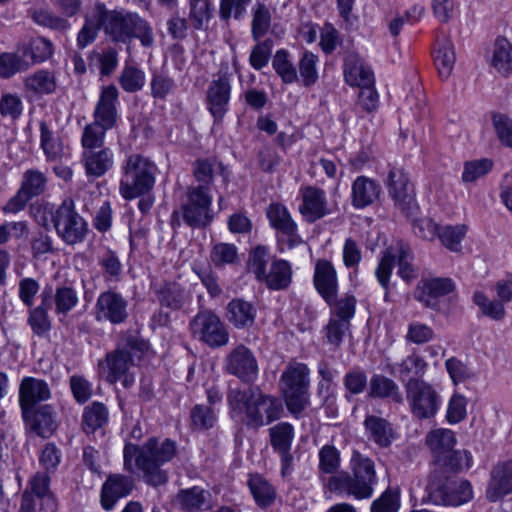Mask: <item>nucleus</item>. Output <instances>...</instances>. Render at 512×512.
<instances>
[{"instance_id": "c756f323", "label": "nucleus", "mask_w": 512, "mask_h": 512, "mask_svg": "<svg viewBox=\"0 0 512 512\" xmlns=\"http://www.w3.org/2000/svg\"><path fill=\"white\" fill-rule=\"evenodd\" d=\"M454 289L455 283L450 278H431L423 283L418 299L425 306L437 309L439 306L438 299L450 294Z\"/></svg>"}, {"instance_id": "ddd939ff", "label": "nucleus", "mask_w": 512, "mask_h": 512, "mask_svg": "<svg viewBox=\"0 0 512 512\" xmlns=\"http://www.w3.org/2000/svg\"><path fill=\"white\" fill-rule=\"evenodd\" d=\"M266 214L270 225L276 230L281 251L284 248L292 249L303 243L301 236L298 234L296 222L283 204L271 203Z\"/></svg>"}, {"instance_id": "c85d7f7f", "label": "nucleus", "mask_w": 512, "mask_h": 512, "mask_svg": "<svg viewBox=\"0 0 512 512\" xmlns=\"http://www.w3.org/2000/svg\"><path fill=\"white\" fill-rule=\"evenodd\" d=\"M343 72L345 82L350 86L374 84V74L363 60L354 53L348 54L344 59Z\"/></svg>"}, {"instance_id": "4c0bfd02", "label": "nucleus", "mask_w": 512, "mask_h": 512, "mask_svg": "<svg viewBox=\"0 0 512 512\" xmlns=\"http://www.w3.org/2000/svg\"><path fill=\"white\" fill-rule=\"evenodd\" d=\"M155 293L161 306L171 310L181 309L187 299L184 289L177 282H164L156 288Z\"/></svg>"}, {"instance_id": "f3484780", "label": "nucleus", "mask_w": 512, "mask_h": 512, "mask_svg": "<svg viewBox=\"0 0 512 512\" xmlns=\"http://www.w3.org/2000/svg\"><path fill=\"white\" fill-rule=\"evenodd\" d=\"M302 202L299 212L303 218L314 223L330 213L326 192L319 187L308 185L300 189Z\"/></svg>"}, {"instance_id": "8fccbe9b", "label": "nucleus", "mask_w": 512, "mask_h": 512, "mask_svg": "<svg viewBox=\"0 0 512 512\" xmlns=\"http://www.w3.org/2000/svg\"><path fill=\"white\" fill-rule=\"evenodd\" d=\"M270 443L275 451L291 449L294 438V428L288 422H281L269 429Z\"/></svg>"}, {"instance_id": "774afa93", "label": "nucleus", "mask_w": 512, "mask_h": 512, "mask_svg": "<svg viewBox=\"0 0 512 512\" xmlns=\"http://www.w3.org/2000/svg\"><path fill=\"white\" fill-rule=\"evenodd\" d=\"M400 506L399 493L387 489L371 504V512H397Z\"/></svg>"}, {"instance_id": "4d7b16f0", "label": "nucleus", "mask_w": 512, "mask_h": 512, "mask_svg": "<svg viewBox=\"0 0 512 512\" xmlns=\"http://www.w3.org/2000/svg\"><path fill=\"white\" fill-rule=\"evenodd\" d=\"M467 227L465 225L444 226L438 229V237L441 243L449 250L458 252L461 249V241L465 237Z\"/></svg>"}, {"instance_id": "052dcab7", "label": "nucleus", "mask_w": 512, "mask_h": 512, "mask_svg": "<svg viewBox=\"0 0 512 512\" xmlns=\"http://www.w3.org/2000/svg\"><path fill=\"white\" fill-rule=\"evenodd\" d=\"M215 163V159H198L193 164V175L199 183L197 186H206L208 193L214 178Z\"/></svg>"}, {"instance_id": "5701e85b", "label": "nucleus", "mask_w": 512, "mask_h": 512, "mask_svg": "<svg viewBox=\"0 0 512 512\" xmlns=\"http://www.w3.org/2000/svg\"><path fill=\"white\" fill-rule=\"evenodd\" d=\"M230 93V82L225 75L220 76L217 80H213L210 83L207 90V104L215 120H222L227 112Z\"/></svg>"}, {"instance_id": "423d86ee", "label": "nucleus", "mask_w": 512, "mask_h": 512, "mask_svg": "<svg viewBox=\"0 0 512 512\" xmlns=\"http://www.w3.org/2000/svg\"><path fill=\"white\" fill-rule=\"evenodd\" d=\"M177 453V444L171 439L160 442L157 438H149L142 445L139 470L144 481L153 487L164 485L168 481V473L162 466L170 462Z\"/></svg>"}, {"instance_id": "c03bdc74", "label": "nucleus", "mask_w": 512, "mask_h": 512, "mask_svg": "<svg viewBox=\"0 0 512 512\" xmlns=\"http://www.w3.org/2000/svg\"><path fill=\"white\" fill-rule=\"evenodd\" d=\"M492 65L503 75L512 71V44L504 37L497 38L495 42Z\"/></svg>"}, {"instance_id": "aec40b11", "label": "nucleus", "mask_w": 512, "mask_h": 512, "mask_svg": "<svg viewBox=\"0 0 512 512\" xmlns=\"http://www.w3.org/2000/svg\"><path fill=\"white\" fill-rule=\"evenodd\" d=\"M127 301L118 293L106 291L97 299V319L106 320L112 324L123 323L127 317Z\"/></svg>"}, {"instance_id": "0eeeda50", "label": "nucleus", "mask_w": 512, "mask_h": 512, "mask_svg": "<svg viewBox=\"0 0 512 512\" xmlns=\"http://www.w3.org/2000/svg\"><path fill=\"white\" fill-rule=\"evenodd\" d=\"M269 249L256 246L250 253L249 265L256 279L264 283L270 290H284L292 281V268L288 261L274 258L272 261Z\"/></svg>"}, {"instance_id": "473e14b6", "label": "nucleus", "mask_w": 512, "mask_h": 512, "mask_svg": "<svg viewBox=\"0 0 512 512\" xmlns=\"http://www.w3.org/2000/svg\"><path fill=\"white\" fill-rule=\"evenodd\" d=\"M25 51L18 45L16 51L0 54V77L7 79L33 66V61L28 60Z\"/></svg>"}, {"instance_id": "603ef678", "label": "nucleus", "mask_w": 512, "mask_h": 512, "mask_svg": "<svg viewBox=\"0 0 512 512\" xmlns=\"http://www.w3.org/2000/svg\"><path fill=\"white\" fill-rule=\"evenodd\" d=\"M87 225L84 219L75 213L72 207L66 206V244L81 241L86 233Z\"/></svg>"}, {"instance_id": "c9c22d12", "label": "nucleus", "mask_w": 512, "mask_h": 512, "mask_svg": "<svg viewBox=\"0 0 512 512\" xmlns=\"http://www.w3.org/2000/svg\"><path fill=\"white\" fill-rule=\"evenodd\" d=\"M425 442L436 461L454 448L456 439L454 432L449 429H435L426 435Z\"/></svg>"}, {"instance_id": "de8ad7c7", "label": "nucleus", "mask_w": 512, "mask_h": 512, "mask_svg": "<svg viewBox=\"0 0 512 512\" xmlns=\"http://www.w3.org/2000/svg\"><path fill=\"white\" fill-rule=\"evenodd\" d=\"M272 67L284 84H292L299 80L297 70L290 60L287 50H278L272 60Z\"/></svg>"}, {"instance_id": "7c9ffc66", "label": "nucleus", "mask_w": 512, "mask_h": 512, "mask_svg": "<svg viewBox=\"0 0 512 512\" xmlns=\"http://www.w3.org/2000/svg\"><path fill=\"white\" fill-rule=\"evenodd\" d=\"M210 497L211 495L208 491L194 486L189 489H181L176 496V501L184 511L200 512L212 508Z\"/></svg>"}, {"instance_id": "dca6fc26", "label": "nucleus", "mask_w": 512, "mask_h": 512, "mask_svg": "<svg viewBox=\"0 0 512 512\" xmlns=\"http://www.w3.org/2000/svg\"><path fill=\"white\" fill-rule=\"evenodd\" d=\"M25 429L42 438H49L57 429L56 414L50 405L22 411Z\"/></svg>"}, {"instance_id": "9b49d317", "label": "nucleus", "mask_w": 512, "mask_h": 512, "mask_svg": "<svg viewBox=\"0 0 512 512\" xmlns=\"http://www.w3.org/2000/svg\"><path fill=\"white\" fill-rule=\"evenodd\" d=\"M404 388L414 417L420 420L429 419L437 413L440 396L431 384L422 379H409Z\"/></svg>"}, {"instance_id": "a878e982", "label": "nucleus", "mask_w": 512, "mask_h": 512, "mask_svg": "<svg viewBox=\"0 0 512 512\" xmlns=\"http://www.w3.org/2000/svg\"><path fill=\"white\" fill-rule=\"evenodd\" d=\"M257 308L242 298L232 299L226 306L225 317L236 329H250L254 326Z\"/></svg>"}, {"instance_id": "cd10ccee", "label": "nucleus", "mask_w": 512, "mask_h": 512, "mask_svg": "<svg viewBox=\"0 0 512 512\" xmlns=\"http://www.w3.org/2000/svg\"><path fill=\"white\" fill-rule=\"evenodd\" d=\"M472 464V455L467 450H450L443 455L442 459L434 461V469L432 472L439 471L438 481L445 480V476L470 468Z\"/></svg>"}, {"instance_id": "412c9836", "label": "nucleus", "mask_w": 512, "mask_h": 512, "mask_svg": "<svg viewBox=\"0 0 512 512\" xmlns=\"http://www.w3.org/2000/svg\"><path fill=\"white\" fill-rule=\"evenodd\" d=\"M134 488L131 477L122 474L109 475L101 489V505L109 511L118 500L128 496Z\"/></svg>"}, {"instance_id": "9d476101", "label": "nucleus", "mask_w": 512, "mask_h": 512, "mask_svg": "<svg viewBox=\"0 0 512 512\" xmlns=\"http://www.w3.org/2000/svg\"><path fill=\"white\" fill-rule=\"evenodd\" d=\"M439 471L431 472L428 483L429 499L436 505L458 506L468 502L472 496V486L469 481H453L449 475L445 480L438 481Z\"/></svg>"}, {"instance_id": "6e6552de", "label": "nucleus", "mask_w": 512, "mask_h": 512, "mask_svg": "<svg viewBox=\"0 0 512 512\" xmlns=\"http://www.w3.org/2000/svg\"><path fill=\"white\" fill-rule=\"evenodd\" d=\"M309 368L303 363H290L280 377L282 391L287 409L300 417L309 404Z\"/></svg>"}, {"instance_id": "4be33fe9", "label": "nucleus", "mask_w": 512, "mask_h": 512, "mask_svg": "<svg viewBox=\"0 0 512 512\" xmlns=\"http://www.w3.org/2000/svg\"><path fill=\"white\" fill-rule=\"evenodd\" d=\"M51 392L43 380L25 377L19 386V405L21 411L37 408V404L50 398Z\"/></svg>"}, {"instance_id": "680f3d73", "label": "nucleus", "mask_w": 512, "mask_h": 512, "mask_svg": "<svg viewBox=\"0 0 512 512\" xmlns=\"http://www.w3.org/2000/svg\"><path fill=\"white\" fill-rule=\"evenodd\" d=\"M210 259L217 267L226 264H233L238 259L237 248L234 244L217 243L211 249Z\"/></svg>"}, {"instance_id": "b1692460", "label": "nucleus", "mask_w": 512, "mask_h": 512, "mask_svg": "<svg viewBox=\"0 0 512 512\" xmlns=\"http://www.w3.org/2000/svg\"><path fill=\"white\" fill-rule=\"evenodd\" d=\"M381 193V185L376 180L358 176L351 186V204L355 209H364L376 202Z\"/></svg>"}, {"instance_id": "a19ab883", "label": "nucleus", "mask_w": 512, "mask_h": 512, "mask_svg": "<svg viewBox=\"0 0 512 512\" xmlns=\"http://www.w3.org/2000/svg\"><path fill=\"white\" fill-rule=\"evenodd\" d=\"M340 461V452L335 446L327 444L319 450L318 471L324 486L330 476L339 473Z\"/></svg>"}, {"instance_id": "79ce46f5", "label": "nucleus", "mask_w": 512, "mask_h": 512, "mask_svg": "<svg viewBox=\"0 0 512 512\" xmlns=\"http://www.w3.org/2000/svg\"><path fill=\"white\" fill-rule=\"evenodd\" d=\"M52 302V290H44L42 293V304L30 312L28 323L33 332L38 336H43L51 328L46 309L52 304Z\"/></svg>"}, {"instance_id": "e433bc0d", "label": "nucleus", "mask_w": 512, "mask_h": 512, "mask_svg": "<svg viewBox=\"0 0 512 512\" xmlns=\"http://www.w3.org/2000/svg\"><path fill=\"white\" fill-rule=\"evenodd\" d=\"M369 388L371 397L389 398L397 404L403 403V396L398 385L384 375H373L369 382Z\"/></svg>"}, {"instance_id": "1a4fd4ad", "label": "nucleus", "mask_w": 512, "mask_h": 512, "mask_svg": "<svg viewBox=\"0 0 512 512\" xmlns=\"http://www.w3.org/2000/svg\"><path fill=\"white\" fill-rule=\"evenodd\" d=\"M205 187L190 186L188 188L186 201L181 205L180 212H173L171 220L173 227L180 226V215L184 222L192 228H204L211 223L213 219L212 196Z\"/></svg>"}, {"instance_id": "bf43d9fd", "label": "nucleus", "mask_w": 512, "mask_h": 512, "mask_svg": "<svg viewBox=\"0 0 512 512\" xmlns=\"http://www.w3.org/2000/svg\"><path fill=\"white\" fill-rule=\"evenodd\" d=\"M474 303L480 308L481 312L496 321L502 320L505 316V309L502 301L490 300L481 292H476L473 296Z\"/></svg>"}, {"instance_id": "09e8293b", "label": "nucleus", "mask_w": 512, "mask_h": 512, "mask_svg": "<svg viewBox=\"0 0 512 512\" xmlns=\"http://www.w3.org/2000/svg\"><path fill=\"white\" fill-rule=\"evenodd\" d=\"M47 184L46 175L37 169H28L23 173L20 190L31 199L44 193Z\"/></svg>"}, {"instance_id": "a18cd8bd", "label": "nucleus", "mask_w": 512, "mask_h": 512, "mask_svg": "<svg viewBox=\"0 0 512 512\" xmlns=\"http://www.w3.org/2000/svg\"><path fill=\"white\" fill-rule=\"evenodd\" d=\"M24 86L27 91L34 94H50L56 89V81L52 73L39 70L25 78Z\"/></svg>"}, {"instance_id": "2f4dec72", "label": "nucleus", "mask_w": 512, "mask_h": 512, "mask_svg": "<svg viewBox=\"0 0 512 512\" xmlns=\"http://www.w3.org/2000/svg\"><path fill=\"white\" fill-rule=\"evenodd\" d=\"M427 369V363L418 353L408 355L401 362L389 364L390 373L401 381L409 379H421Z\"/></svg>"}, {"instance_id": "5fc2aeb1", "label": "nucleus", "mask_w": 512, "mask_h": 512, "mask_svg": "<svg viewBox=\"0 0 512 512\" xmlns=\"http://www.w3.org/2000/svg\"><path fill=\"white\" fill-rule=\"evenodd\" d=\"M21 46L26 50L28 60L33 61V65L44 62L53 53L52 43L43 37L34 38L28 44H21Z\"/></svg>"}, {"instance_id": "338daca9", "label": "nucleus", "mask_w": 512, "mask_h": 512, "mask_svg": "<svg viewBox=\"0 0 512 512\" xmlns=\"http://www.w3.org/2000/svg\"><path fill=\"white\" fill-rule=\"evenodd\" d=\"M492 122L500 142L512 148V119L502 113H494Z\"/></svg>"}, {"instance_id": "37998d69", "label": "nucleus", "mask_w": 512, "mask_h": 512, "mask_svg": "<svg viewBox=\"0 0 512 512\" xmlns=\"http://www.w3.org/2000/svg\"><path fill=\"white\" fill-rule=\"evenodd\" d=\"M49 477L44 473H36L29 481L30 493L42 501V508L54 511L57 507L54 496L48 489Z\"/></svg>"}, {"instance_id": "6e6d98bb", "label": "nucleus", "mask_w": 512, "mask_h": 512, "mask_svg": "<svg viewBox=\"0 0 512 512\" xmlns=\"http://www.w3.org/2000/svg\"><path fill=\"white\" fill-rule=\"evenodd\" d=\"M150 87L153 98L166 100L167 96L176 90L177 84L175 80L165 72L156 71L152 74Z\"/></svg>"}, {"instance_id": "bb28decb", "label": "nucleus", "mask_w": 512, "mask_h": 512, "mask_svg": "<svg viewBox=\"0 0 512 512\" xmlns=\"http://www.w3.org/2000/svg\"><path fill=\"white\" fill-rule=\"evenodd\" d=\"M82 162L88 177L99 178L112 169L114 153L108 147L83 151Z\"/></svg>"}, {"instance_id": "39448f33", "label": "nucleus", "mask_w": 512, "mask_h": 512, "mask_svg": "<svg viewBox=\"0 0 512 512\" xmlns=\"http://www.w3.org/2000/svg\"><path fill=\"white\" fill-rule=\"evenodd\" d=\"M157 166L140 154L128 156L122 165L119 191L126 200L148 194L155 185Z\"/></svg>"}, {"instance_id": "f03ea898", "label": "nucleus", "mask_w": 512, "mask_h": 512, "mask_svg": "<svg viewBox=\"0 0 512 512\" xmlns=\"http://www.w3.org/2000/svg\"><path fill=\"white\" fill-rule=\"evenodd\" d=\"M227 400L231 411L248 428L258 429L280 419L283 414L281 400L263 393L259 387L232 389Z\"/></svg>"}, {"instance_id": "72a5a7b5", "label": "nucleus", "mask_w": 512, "mask_h": 512, "mask_svg": "<svg viewBox=\"0 0 512 512\" xmlns=\"http://www.w3.org/2000/svg\"><path fill=\"white\" fill-rule=\"evenodd\" d=\"M247 485L260 508L270 507L276 499V488L261 474H250Z\"/></svg>"}, {"instance_id": "864d4df0", "label": "nucleus", "mask_w": 512, "mask_h": 512, "mask_svg": "<svg viewBox=\"0 0 512 512\" xmlns=\"http://www.w3.org/2000/svg\"><path fill=\"white\" fill-rule=\"evenodd\" d=\"M319 58L310 51H305L298 63L299 75L303 86L310 87L318 80L317 63Z\"/></svg>"}, {"instance_id": "13d9d810", "label": "nucleus", "mask_w": 512, "mask_h": 512, "mask_svg": "<svg viewBox=\"0 0 512 512\" xmlns=\"http://www.w3.org/2000/svg\"><path fill=\"white\" fill-rule=\"evenodd\" d=\"M41 147L49 161L59 159L63 152V145L59 138L53 136V132L48 128L46 122L40 123Z\"/></svg>"}, {"instance_id": "a211bd4d", "label": "nucleus", "mask_w": 512, "mask_h": 512, "mask_svg": "<svg viewBox=\"0 0 512 512\" xmlns=\"http://www.w3.org/2000/svg\"><path fill=\"white\" fill-rule=\"evenodd\" d=\"M313 283L317 292L331 306L338 295V277L336 269L330 261L326 259L316 261Z\"/></svg>"}, {"instance_id": "ea45409f", "label": "nucleus", "mask_w": 512, "mask_h": 512, "mask_svg": "<svg viewBox=\"0 0 512 512\" xmlns=\"http://www.w3.org/2000/svg\"><path fill=\"white\" fill-rule=\"evenodd\" d=\"M251 14V35L254 41H259L271 28L272 14L267 4L261 1L255 2Z\"/></svg>"}, {"instance_id": "3c124183", "label": "nucleus", "mask_w": 512, "mask_h": 512, "mask_svg": "<svg viewBox=\"0 0 512 512\" xmlns=\"http://www.w3.org/2000/svg\"><path fill=\"white\" fill-rule=\"evenodd\" d=\"M145 73L133 65H125L120 76L119 84L128 93L140 91L145 85Z\"/></svg>"}, {"instance_id": "49530a36", "label": "nucleus", "mask_w": 512, "mask_h": 512, "mask_svg": "<svg viewBox=\"0 0 512 512\" xmlns=\"http://www.w3.org/2000/svg\"><path fill=\"white\" fill-rule=\"evenodd\" d=\"M455 52L453 44L450 40H443L439 43L438 49L435 52L434 62L441 78L447 79L455 64Z\"/></svg>"}, {"instance_id": "7ed1b4c3", "label": "nucleus", "mask_w": 512, "mask_h": 512, "mask_svg": "<svg viewBox=\"0 0 512 512\" xmlns=\"http://www.w3.org/2000/svg\"><path fill=\"white\" fill-rule=\"evenodd\" d=\"M350 469L351 473L341 471L330 476L325 487L331 493L353 496L357 500L371 498L378 482L373 460L354 450L350 459Z\"/></svg>"}, {"instance_id": "2eb2a0df", "label": "nucleus", "mask_w": 512, "mask_h": 512, "mask_svg": "<svg viewBox=\"0 0 512 512\" xmlns=\"http://www.w3.org/2000/svg\"><path fill=\"white\" fill-rule=\"evenodd\" d=\"M385 184L395 206L404 214H412L416 207L415 193L408 176L402 169L390 168Z\"/></svg>"}, {"instance_id": "393cba45", "label": "nucleus", "mask_w": 512, "mask_h": 512, "mask_svg": "<svg viewBox=\"0 0 512 512\" xmlns=\"http://www.w3.org/2000/svg\"><path fill=\"white\" fill-rule=\"evenodd\" d=\"M133 365L131 354L128 350H116L106 356V366L108 368L107 380L110 383L122 381L125 387L133 382V377L129 374V369Z\"/></svg>"}, {"instance_id": "0e129e2a", "label": "nucleus", "mask_w": 512, "mask_h": 512, "mask_svg": "<svg viewBox=\"0 0 512 512\" xmlns=\"http://www.w3.org/2000/svg\"><path fill=\"white\" fill-rule=\"evenodd\" d=\"M211 3L209 0H190V20L195 29L203 28L205 22L211 17Z\"/></svg>"}, {"instance_id": "6ab92c4d", "label": "nucleus", "mask_w": 512, "mask_h": 512, "mask_svg": "<svg viewBox=\"0 0 512 512\" xmlns=\"http://www.w3.org/2000/svg\"><path fill=\"white\" fill-rule=\"evenodd\" d=\"M512 493V460H504L493 466L486 489L490 502H497Z\"/></svg>"}, {"instance_id": "69168bd1", "label": "nucleus", "mask_w": 512, "mask_h": 512, "mask_svg": "<svg viewBox=\"0 0 512 512\" xmlns=\"http://www.w3.org/2000/svg\"><path fill=\"white\" fill-rule=\"evenodd\" d=\"M99 264L106 280L118 281L122 273V264L115 252L107 250L100 258Z\"/></svg>"}, {"instance_id": "20e7f679", "label": "nucleus", "mask_w": 512, "mask_h": 512, "mask_svg": "<svg viewBox=\"0 0 512 512\" xmlns=\"http://www.w3.org/2000/svg\"><path fill=\"white\" fill-rule=\"evenodd\" d=\"M119 91L113 84L103 86L96 104L93 116L94 121L85 126L81 144L84 151L104 148L106 132L117 124V102Z\"/></svg>"}, {"instance_id": "4468645a", "label": "nucleus", "mask_w": 512, "mask_h": 512, "mask_svg": "<svg viewBox=\"0 0 512 512\" xmlns=\"http://www.w3.org/2000/svg\"><path fill=\"white\" fill-rule=\"evenodd\" d=\"M224 370L243 383L250 384L257 379L259 367L254 353L244 344H239L226 355Z\"/></svg>"}, {"instance_id": "f704fd0d", "label": "nucleus", "mask_w": 512, "mask_h": 512, "mask_svg": "<svg viewBox=\"0 0 512 512\" xmlns=\"http://www.w3.org/2000/svg\"><path fill=\"white\" fill-rule=\"evenodd\" d=\"M369 438L380 447H388L394 438L391 424L384 418L369 415L364 421Z\"/></svg>"}, {"instance_id": "58836bf2", "label": "nucleus", "mask_w": 512, "mask_h": 512, "mask_svg": "<svg viewBox=\"0 0 512 512\" xmlns=\"http://www.w3.org/2000/svg\"><path fill=\"white\" fill-rule=\"evenodd\" d=\"M109 420V411L101 402H92L86 406L82 415V429L85 433H94L104 427Z\"/></svg>"}, {"instance_id": "f8f14e48", "label": "nucleus", "mask_w": 512, "mask_h": 512, "mask_svg": "<svg viewBox=\"0 0 512 512\" xmlns=\"http://www.w3.org/2000/svg\"><path fill=\"white\" fill-rule=\"evenodd\" d=\"M189 328L194 338L209 347L225 346L229 341V333L218 315L211 310L199 311L190 321Z\"/></svg>"}, {"instance_id": "e2e57ef3", "label": "nucleus", "mask_w": 512, "mask_h": 512, "mask_svg": "<svg viewBox=\"0 0 512 512\" xmlns=\"http://www.w3.org/2000/svg\"><path fill=\"white\" fill-rule=\"evenodd\" d=\"M256 42L257 44L252 48L249 61L254 69L261 70L267 65L271 57L273 40L265 39Z\"/></svg>"}, {"instance_id": "f257e3e1", "label": "nucleus", "mask_w": 512, "mask_h": 512, "mask_svg": "<svg viewBox=\"0 0 512 512\" xmlns=\"http://www.w3.org/2000/svg\"><path fill=\"white\" fill-rule=\"evenodd\" d=\"M99 31H103L106 39L115 44H128L133 39H138L144 47H151L154 43L153 30L145 19L124 9H108L102 2H97L92 14L85 16L77 36L78 46L84 48L94 42Z\"/></svg>"}]
</instances>
